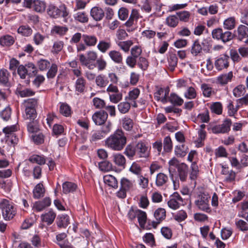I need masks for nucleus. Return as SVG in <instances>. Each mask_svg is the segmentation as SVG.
I'll list each match as a JSON object with an SVG mask.
<instances>
[{
  "mask_svg": "<svg viewBox=\"0 0 248 248\" xmlns=\"http://www.w3.org/2000/svg\"><path fill=\"white\" fill-rule=\"evenodd\" d=\"M236 25V20L234 17H230L226 19L223 22V27L225 29L231 30L233 29Z\"/></svg>",
  "mask_w": 248,
  "mask_h": 248,
  "instance_id": "obj_39",
  "label": "nucleus"
},
{
  "mask_svg": "<svg viewBox=\"0 0 248 248\" xmlns=\"http://www.w3.org/2000/svg\"><path fill=\"white\" fill-rule=\"evenodd\" d=\"M139 18V13L136 9H133L128 20L125 22V25L126 26L130 27L134 24L135 19Z\"/></svg>",
  "mask_w": 248,
  "mask_h": 248,
  "instance_id": "obj_49",
  "label": "nucleus"
},
{
  "mask_svg": "<svg viewBox=\"0 0 248 248\" xmlns=\"http://www.w3.org/2000/svg\"><path fill=\"white\" fill-rule=\"evenodd\" d=\"M229 57L227 55H221L215 62L216 68L219 71L224 68H226L229 66Z\"/></svg>",
  "mask_w": 248,
  "mask_h": 248,
  "instance_id": "obj_16",
  "label": "nucleus"
},
{
  "mask_svg": "<svg viewBox=\"0 0 248 248\" xmlns=\"http://www.w3.org/2000/svg\"><path fill=\"white\" fill-rule=\"evenodd\" d=\"M37 72V68L32 62H29L25 65H20L17 68V73L22 79H25L27 75L30 77H34Z\"/></svg>",
  "mask_w": 248,
  "mask_h": 248,
  "instance_id": "obj_4",
  "label": "nucleus"
},
{
  "mask_svg": "<svg viewBox=\"0 0 248 248\" xmlns=\"http://www.w3.org/2000/svg\"><path fill=\"white\" fill-rule=\"evenodd\" d=\"M90 15L94 20L99 21L101 20L104 17L105 12L101 8L94 6L91 9Z\"/></svg>",
  "mask_w": 248,
  "mask_h": 248,
  "instance_id": "obj_19",
  "label": "nucleus"
},
{
  "mask_svg": "<svg viewBox=\"0 0 248 248\" xmlns=\"http://www.w3.org/2000/svg\"><path fill=\"white\" fill-rule=\"evenodd\" d=\"M137 64L142 71H146L149 67V62L147 59L143 57H140L138 58Z\"/></svg>",
  "mask_w": 248,
  "mask_h": 248,
  "instance_id": "obj_50",
  "label": "nucleus"
},
{
  "mask_svg": "<svg viewBox=\"0 0 248 248\" xmlns=\"http://www.w3.org/2000/svg\"><path fill=\"white\" fill-rule=\"evenodd\" d=\"M202 47L199 39L195 40L192 45L191 53L194 56L200 55L202 52Z\"/></svg>",
  "mask_w": 248,
  "mask_h": 248,
  "instance_id": "obj_30",
  "label": "nucleus"
},
{
  "mask_svg": "<svg viewBox=\"0 0 248 248\" xmlns=\"http://www.w3.org/2000/svg\"><path fill=\"white\" fill-rule=\"evenodd\" d=\"M45 189L42 183H40L36 185L33 190V197L35 199L44 197Z\"/></svg>",
  "mask_w": 248,
  "mask_h": 248,
  "instance_id": "obj_23",
  "label": "nucleus"
},
{
  "mask_svg": "<svg viewBox=\"0 0 248 248\" xmlns=\"http://www.w3.org/2000/svg\"><path fill=\"white\" fill-rule=\"evenodd\" d=\"M232 121L230 119H225L221 124L215 125L212 128V131L214 134L227 133L231 130Z\"/></svg>",
  "mask_w": 248,
  "mask_h": 248,
  "instance_id": "obj_10",
  "label": "nucleus"
},
{
  "mask_svg": "<svg viewBox=\"0 0 248 248\" xmlns=\"http://www.w3.org/2000/svg\"><path fill=\"white\" fill-rule=\"evenodd\" d=\"M169 65L171 70H173L177 66L178 62V58L175 54L171 53L168 58Z\"/></svg>",
  "mask_w": 248,
  "mask_h": 248,
  "instance_id": "obj_58",
  "label": "nucleus"
},
{
  "mask_svg": "<svg viewBox=\"0 0 248 248\" xmlns=\"http://www.w3.org/2000/svg\"><path fill=\"white\" fill-rule=\"evenodd\" d=\"M24 5L28 8H32L36 12L42 13L45 11L46 3L40 0H25Z\"/></svg>",
  "mask_w": 248,
  "mask_h": 248,
  "instance_id": "obj_8",
  "label": "nucleus"
},
{
  "mask_svg": "<svg viewBox=\"0 0 248 248\" xmlns=\"http://www.w3.org/2000/svg\"><path fill=\"white\" fill-rule=\"evenodd\" d=\"M136 145V155L139 158H147L149 155V151L148 147L146 145L145 142L142 140H140Z\"/></svg>",
  "mask_w": 248,
  "mask_h": 248,
  "instance_id": "obj_11",
  "label": "nucleus"
},
{
  "mask_svg": "<svg viewBox=\"0 0 248 248\" xmlns=\"http://www.w3.org/2000/svg\"><path fill=\"white\" fill-rule=\"evenodd\" d=\"M168 180V176L166 174L160 172L156 175L155 184L157 186H161L166 184Z\"/></svg>",
  "mask_w": 248,
  "mask_h": 248,
  "instance_id": "obj_37",
  "label": "nucleus"
},
{
  "mask_svg": "<svg viewBox=\"0 0 248 248\" xmlns=\"http://www.w3.org/2000/svg\"><path fill=\"white\" fill-rule=\"evenodd\" d=\"M236 36L240 41L248 37V28L244 25H239L237 29Z\"/></svg>",
  "mask_w": 248,
  "mask_h": 248,
  "instance_id": "obj_26",
  "label": "nucleus"
},
{
  "mask_svg": "<svg viewBox=\"0 0 248 248\" xmlns=\"http://www.w3.org/2000/svg\"><path fill=\"white\" fill-rule=\"evenodd\" d=\"M82 40L84 44L80 43L77 46L78 52L85 50L87 46H94L97 42V38L94 35L83 34L82 35Z\"/></svg>",
  "mask_w": 248,
  "mask_h": 248,
  "instance_id": "obj_7",
  "label": "nucleus"
},
{
  "mask_svg": "<svg viewBox=\"0 0 248 248\" xmlns=\"http://www.w3.org/2000/svg\"><path fill=\"white\" fill-rule=\"evenodd\" d=\"M29 160L32 163H36L39 165H42L46 163V159L44 156H41L37 155H33L31 156Z\"/></svg>",
  "mask_w": 248,
  "mask_h": 248,
  "instance_id": "obj_46",
  "label": "nucleus"
},
{
  "mask_svg": "<svg viewBox=\"0 0 248 248\" xmlns=\"http://www.w3.org/2000/svg\"><path fill=\"white\" fill-rule=\"evenodd\" d=\"M56 224L59 228H65L70 224L69 217L66 214H61L56 219Z\"/></svg>",
  "mask_w": 248,
  "mask_h": 248,
  "instance_id": "obj_21",
  "label": "nucleus"
},
{
  "mask_svg": "<svg viewBox=\"0 0 248 248\" xmlns=\"http://www.w3.org/2000/svg\"><path fill=\"white\" fill-rule=\"evenodd\" d=\"M105 137L104 134L101 131H93L92 135L90 137V141L91 142H94L98 140L102 139Z\"/></svg>",
  "mask_w": 248,
  "mask_h": 248,
  "instance_id": "obj_61",
  "label": "nucleus"
},
{
  "mask_svg": "<svg viewBox=\"0 0 248 248\" xmlns=\"http://www.w3.org/2000/svg\"><path fill=\"white\" fill-rule=\"evenodd\" d=\"M166 23L168 26L175 28L178 24L179 19L177 17L176 15H170L167 17L166 19Z\"/></svg>",
  "mask_w": 248,
  "mask_h": 248,
  "instance_id": "obj_41",
  "label": "nucleus"
},
{
  "mask_svg": "<svg viewBox=\"0 0 248 248\" xmlns=\"http://www.w3.org/2000/svg\"><path fill=\"white\" fill-rule=\"evenodd\" d=\"M177 169L180 180L182 182L186 181L188 174V166L184 163H182L178 166Z\"/></svg>",
  "mask_w": 248,
  "mask_h": 248,
  "instance_id": "obj_20",
  "label": "nucleus"
},
{
  "mask_svg": "<svg viewBox=\"0 0 248 248\" xmlns=\"http://www.w3.org/2000/svg\"><path fill=\"white\" fill-rule=\"evenodd\" d=\"M86 87V81L84 78H78L75 83L76 91L79 93H83Z\"/></svg>",
  "mask_w": 248,
  "mask_h": 248,
  "instance_id": "obj_28",
  "label": "nucleus"
},
{
  "mask_svg": "<svg viewBox=\"0 0 248 248\" xmlns=\"http://www.w3.org/2000/svg\"><path fill=\"white\" fill-rule=\"evenodd\" d=\"M113 161L118 167L124 169L126 165V159L121 154L118 153L113 155Z\"/></svg>",
  "mask_w": 248,
  "mask_h": 248,
  "instance_id": "obj_24",
  "label": "nucleus"
},
{
  "mask_svg": "<svg viewBox=\"0 0 248 248\" xmlns=\"http://www.w3.org/2000/svg\"><path fill=\"white\" fill-rule=\"evenodd\" d=\"M210 108L212 112L217 115L221 114L222 113V105L220 102H216L211 105Z\"/></svg>",
  "mask_w": 248,
  "mask_h": 248,
  "instance_id": "obj_48",
  "label": "nucleus"
},
{
  "mask_svg": "<svg viewBox=\"0 0 248 248\" xmlns=\"http://www.w3.org/2000/svg\"><path fill=\"white\" fill-rule=\"evenodd\" d=\"M95 83L97 86L103 88L107 86L108 83V81L104 76L99 75L95 78Z\"/></svg>",
  "mask_w": 248,
  "mask_h": 248,
  "instance_id": "obj_51",
  "label": "nucleus"
},
{
  "mask_svg": "<svg viewBox=\"0 0 248 248\" xmlns=\"http://www.w3.org/2000/svg\"><path fill=\"white\" fill-rule=\"evenodd\" d=\"M181 204L184 205L183 199L178 192H174L170 196V200L168 202L169 207L172 209L176 210Z\"/></svg>",
  "mask_w": 248,
  "mask_h": 248,
  "instance_id": "obj_12",
  "label": "nucleus"
},
{
  "mask_svg": "<svg viewBox=\"0 0 248 248\" xmlns=\"http://www.w3.org/2000/svg\"><path fill=\"white\" fill-rule=\"evenodd\" d=\"M56 217V213L52 209H50L48 212L42 214L41 219L42 221L46 223L47 225H50L53 223Z\"/></svg>",
  "mask_w": 248,
  "mask_h": 248,
  "instance_id": "obj_17",
  "label": "nucleus"
},
{
  "mask_svg": "<svg viewBox=\"0 0 248 248\" xmlns=\"http://www.w3.org/2000/svg\"><path fill=\"white\" fill-rule=\"evenodd\" d=\"M177 17L179 19V20L183 21V22H187L190 16V14L188 11H183L178 12L176 14Z\"/></svg>",
  "mask_w": 248,
  "mask_h": 248,
  "instance_id": "obj_57",
  "label": "nucleus"
},
{
  "mask_svg": "<svg viewBox=\"0 0 248 248\" xmlns=\"http://www.w3.org/2000/svg\"><path fill=\"white\" fill-rule=\"evenodd\" d=\"M16 94L21 97H27L34 95L35 92L31 89L26 88L23 90H17Z\"/></svg>",
  "mask_w": 248,
  "mask_h": 248,
  "instance_id": "obj_47",
  "label": "nucleus"
},
{
  "mask_svg": "<svg viewBox=\"0 0 248 248\" xmlns=\"http://www.w3.org/2000/svg\"><path fill=\"white\" fill-rule=\"evenodd\" d=\"M127 138L124 132L117 129L110 135L105 140V145L114 151H121L125 146Z\"/></svg>",
  "mask_w": 248,
  "mask_h": 248,
  "instance_id": "obj_1",
  "label": "nucleus"
},
{
  "mask_svg": "<svg viewBox=\"0 0 248 248\" xmlns=\"http://www.w3.org/2000/svg\"><path fill=\"white\" fill-rule=\"evenodd\" d=\"M74 18L81 23H86L88 21V15L85 12H78L75 15Z\"/></svg>",
  "mask_w": 248,
  "mask_h": 248,
  "instance_id": "obj_53",
  "label": "nucleus"
},
{
  "mask_svg": "<svg viewBox=\"0 0 248 248\" xmlns=\"http://www.w3.org/2000/svg\"><path fill=\"white\" fill-rule=\"evenodd\" d=\"M46 13L50 17L55 19L60 17L66 19L69 14V11L65 4H62L58 7L52 3L47 6Z\"/></svg>",
  "mask_w": 248,
  "mask_h": 248,
  "instance_id": "obj_2",
  "label": "nucleus"
},
{
  "mask_svg": "<svg viewBox=\"0 0 248 248\" xmlns=\"http://www.w3.org/2000/svg\"><path fill=\"white\" fill-rule=\"evenodd\" d=\"M136 148L135 143H130L126 146L124 153L129 159L133 160L134 156H137Z\"/></svg>",
  "mask_w": 248,
  "mask_h": 248,
  "instance_id": "obj_22",
  "label": "nucleus"
},
{
  "mask_svg": "<svg viewBox=\"0 0 248 248\" xmlns=\"http://www.w3.org/2000/svg\"><path fill=\"white\" fill-rule=\"evenodd\" d=\"M97 58V54L95 51H89L87 53V56L84 54L79 55V60L82 65L88 67L89 69H93L95 65L92 63V62L95 61Z\"/></svg>",
  "mask_w": 248,
  "mask_h": 248,
  "instance_id": "obj_5",
  "label": "nucleus"
},
{
  "mask_svg": "<svg viewBox=\"0 0 248 248\" xmlns=\"http://www.w3.org/2000/svg\"><path fill=\"white\" fill-rule=\"evenodd\" d=\"M129 171L138 177L142 174V168L137 162H134L129 169Z\"/></svg>",
  "mask_w": 248,
  "mask_h": 248,
  "instance_id": "obj_44",
  "label": "nucleus"
},
{
  "mask_svg": "<svg viewBox=\"0 0 248 248\" xmlns=\"http://www.w3.org/2000/svg\"><path fill=\"white\" fill-rule=\"evenodd\" d=\"M188 151V148L185 144L178 145L174 149L175 155L179 157H183L186 155Z\"/></svg>",
  "mask_w": 248,
  "mask_h": 248,
  "instance_id": "obj_27",
  "label": "nucleus"
},
{
  "mask_svg": "<svg viewBox=\"0 0 248 248\" xmlns=\"http://www.w3.org/2000/svg\"><path fill=\"white\" fill-rule=\"evenodd\" d=\"M201 89L204 96L209 97L212 93H214V91L209 85L206 83H203L201 85Z\"/></svg>",
  "mask_w": 248,
  "mask_h": 248,
  "instance_id": "obj_54",
  "label": "nucleus"
},
{
  "mask_svg": "<svg viewBox=\"0 0 248 248\" xmlns=\"http://www.w3.org/2000/svg\"><path fill=\"white\" fill-rule=\"evenodd\" d=\"M51 203V200L49 197H45L41 201L35 202L33 208L36 212H40L46 207H49Z\"/></svg>",
  "mask_w": 248,
  "mask_h": 248,
  "instance_id": "obj_15",
  "label": "nucleus"
},
{
  "mask_svg": "<svg viewBox=\"0 0 248 248\" xmlns=\"http://www.w3.org/2000/svg\"><path fill=\"white\" fill-rule=\"evenodd\" d=\"M0 208L4 219L6 220H10L16 214V209L14 204L7 199H2L1 201Z\"/></svg>",
  "mask_w": 248,
  "mask_h": 248,
  "instance_id": "obj_3",
  "label": "nucleus"
},
{
  "mask_svg": "<svg viewBox=\"0 0 248 248\" xmlns=\"http://www.w3.org/2000/svg\"><path fill=\"white\" fill-rule=\"evenodd\" d=\"M100 170L103 171H108L114 170L111 163L108 161H103L98 163Z\"/></svg>",
  "mask_w": 248,
  "mask_h": 248,
  "instance_id": "obj_45",
  "label": "nucleus"
},
{
  "mask_svg": "<svg viewBox=\"0 0 248 248\" xmlns=\"http://www.w3.org/2000/svg\"><path fill=\"white\" fill-rule=\"evenodd\" d=\"M133 44L132 41L127 40L125 41L119 42L117 45L124 52H127L129 51L130 47Z\"/></svg>",
  "mask_w": 248,
  "mask_h": 248,
  "instance_id": "obj_52",
  "label": "nucleus"
},
{
  "mask_svg": "<svg viewBox=\"0 0 248 248\" xmlns=\"http://www.w3.org/2000/svg\"><path fill=\"white\" fill-rule=\"evenodd\" d=\"M110 60L117 64H123V56L121 52L116 50H111L108 52Z\"/></svg>",
  "mask_w": 248,
  "mask_h": 248,
  "instance_id": "obj_18",
  "label": "nucleus"
},
{
  "mask_svg": "<svg viewBox=\"0 0 248 248\" xmlns=\"http://www.w3.org/2000/svg\"><path fill=\"white\" fill-rule=\"evenodd\" d=\"M50 65V62L48 60L45 59H40L37 63V65L41 71L46 70Z\"/></svg>",
  "mask_w": 248,
  "mask_h": 248,
  "instance_id": "obj_64",
  "label": "nucleus"
},
{
  "mask_svg": "<svg viewBox=\"0 0 248 248\" xmlns=\"http://www.w3.org/2000/svg\"><path fill=\"white\" fill-rule=\"evenodd\" d=\"M233 77L232 72H230L228 74H222L217 77V81L221 85H225L228 82L231 81Z\"/></svg>",
  "mask_w": 248,
  "mask_h": 248,
  "instance_id": "obj_34",
  "label": "nucleus"
},
{
  "mask_svg": "<svg viewBox=\"0 0 248 248\" xmlns=\"http://www.w3.org/2000/svg\"><path fill=\"white\" fill-rule=\"evenodd\" d=\"M164 150L165 152H170L172 148V142L170 136L166 137L163 140Z\"/></svg>",
  "mask_w": 248,
  "mask_h": 248,
  "instance_id": "obj_59",
  "label": "nucleus"
},
{
  "mask_svg": "<svg viewBox=\"0 0 248 248\" xmlns=\"http://www.w3.org/2000/svg\"><path fill=\"white\" fill-rule=\"evenodd\" d=\"M210 199L209 195L201 193L198 195V199L195 201V203L200 210L209 213L211 211L209 204Z\"/></svg>",
  "mask_w": 248,
  "mask_h": 248,
  "instance_id": "obj_6",
  "label": "nucleus"
},
{
  "mask_svg": "<svg viewBox=\"0 0 248 248\" xmlns=\"http://www.w3.org/2000/svg\"><path fill=\"white\" fill-rule=\"evenodd\" d=\"M30 122L27 125L28 130L30 133L37 132L39 130V123L35 119L34 120H30Z\"/></svg>",
  "mask_w": 248,
  "mask_h": 248,
  "instance_id": "obj_40",
  "label": "nucleus"
},
{
  "mask_svg": "<svg viewBox=\"0 0 248 248\" xmlns=\"http://www.w3.org/2000/svg\"><path fill=\"white\" fill-rule=\"evenodd\" d=\"M14 42V38L10 35H5L0 38V45L2 46H10Z\"/></svg>",
  "mask_w": 248,
  "mask_h": 248,
  "instance_id": "obj_31",
  "label": "nucleus"
},
{
  "mask_svg": "<svg viewBox=\"0 0 248 248\" xmlns=\"http://www.w3.org/2000/svg\"><path fill=\"white\" fill-rule=\"evenodd\" d=\"M130 104L127 102H121L118 105V108L122 113H126L130 108Z\"/></svg>",
  "mask_w": 248,
  "mask_h": 248,
  "instance_id": "obj_63",
  "label": "nucleus"
},
{
  "mask_svg": "<svg viewBox=\"0 0 248 248\" xmlns=\"http://www.w3.org/2000/svg\"><path fill=\"white\" fill-rule=\"evenodd\" d=\"M111 46L110 41L100 40L97 46L98 49L102 53H106Z\"/></svg>",
  "mask_w": 248,
  "mask_h": 248,
  "instance_id": "obj_32",
  "label": "nucleus"
},
{
  "mask_svg": "<svg viewBox=\"0 0 248 248\" xmlns=\"http://www.w3.org/2000/svg\"><path fill=\"white\" fill-rule=\"evenodd\" d=\"M108 117L106 111L101 110L95 112L92 116V119L96 125H101L105 123Z\"/></svg>",
  "mask_w": 248,
  "mask_h": 248,
  "instance_id": "obj_14",
  "label": "nucleus"
},
{
  "mask_svg": "<svg viewBox=\"0 0 248 248\" xmlns=\"http://www.w3.org/2000/svg\"><path fill=\"white\" fill-rule=\"evenodd\" d=\"M16 130V126L15 125L7 126L3 128V131L7 136L6 142L10 146L14 147L17 143L18 138L14 133Z\"/></svg>",
  "mask_w": 248,
  "mask_h": 248,
  "instance_id": "obj_9",
  "label": "nucleus"
},
{
  "mask_svg": "<svg viewBox=\"0 0 248 248\" xmlns=\"http://www.w3.org/2000/svg\"><path fill=\"white\" fill-rule=\"evenodd\" d=\"M230 58L234 62H238L242 60L240 55L238 52V49L232 48L230 50Z\"/></svg>",
  "mask_w": 248,
  "mask_h": 248,
  "instance_id": "obj_56",
  "label": "nucleus"
},
{
  "mask_svg": "<svg viewBox=\"0 0 248 248\" xmlns=\"http://www.w3.org/2000/svg\"><path fill=\"white\" fill-rule=\"evenodd\" d=\"M23 104L25 108H35L38 105V99L36 98H29L25 100Z\"/></svg>",
  "mask_w": 248,
  "mask_h": 248,
  "instance_id": "obj_36",
  "label": "nucleus"
},
{
  "mask_svg": "<svg viewBox=\"0 0 248 248\" xmlns=\"http://www.w3.org/2000/svg\"><path fill=\"white\" fill-rule=\"evenodd\" d=\"M154 217L157 221H162L166 217V212L165 209L158 208L154 213Z\"/></svg>",
  "mask_w": 248,
  "mask_h": 248,
  "instance_id": "obj_42",
  "label": "nucleus"
},
{
  "mask_svg": "<svg viewBox=\"0 0 248 248\" xmlns=\"http://www.w3.org/2000/svg\"><path fill=\"white\" fill-rule=\"evenodd\" d=\"M60 112L62 115L65 117H68L71 114V108L67 104L62 103L60 107Z\"/></svg>",
  "mask_w": 248,
  "mask_h": 248,
  "instance_id": "obj_60",
  "label": "nucleus"
},
{
  "mask_svg": "<svg viewBox=\"0 0 248 248\" xmlns=\"http://www.w3.org/2000/svg\"><path fill=\"white\" fill-rule=\"evenodd\" d=\"M222 170L221 173L224 175V181L226 183H232L235 180L236 173L232 170H230L228 166L220 164Z\"/></svg>",
  "mask_w": 248,
  "mask_h": 248,
  "instance_id": "obj_13",
  "label": "nucleus"
},
{
  "mask_svg": "<svg viewBox=\"0 0 248 248\" xmlns=\"http://www.w3.org/2000/svg\"><path fill=\"white\" fill-rule=\"evenodd\" d=\"M104 181L106 184L114 188L118 187V182L116 178L111 175H107L104 177Z\"/></svg>",
  "mask_w": 248,
  "mask_h": 248,
  "instance_id": "obj_35",
  "label": "nucleus"
},
{
  "mask_svg": "<svg viewBox=\"0 0 248 248\" xmlns=\"http://www.w3.org/2000/svg\"><path fill=\"white\" fill-rule=\"evenodd\" d=\"M18 33L25 36H29L32 33V30L28 25L20 26L17 29Z\"/></svg>",
  "mask_w": 248,
  "mask_h": 248,
  "instance_id": "obj_43",
  "label": "nucleus"
},
{
  "mask_svg": "<svg viewBox=\"0 0 248 248\" xmlns=\"http://www.w3.org/2000/svg\"><path fill=\"white\" fill-rule=\"evenodd\" d=\"M191 171L189 178L192 180H195L199 172L198 166L196 162H192L190 167Z\"/></svg>",
  "mask_w": 248,
  "mask_h": 248,
  "instance_id": "obj_55",
  "label": "nucleus"
},
{
  "mask_svg": "<svg viewBox=\"0 0 248 248\" xmlns=\"http://www.w3.org/2000/svg\"><path fill=\"white\" fill-rule=\"evenodd\" d=\"M187 217L186 212L184 210H180L173 215L174 219L178 222L185 220Z\"/></svg>",
  "mask_w": 248,
  "mask_h": 248,
  "instance_id": "obj_62",
  "label": "nucleus"
},
{
  "mask_svg": "<svg viewBox=\"0 0 248 248\" xmlns=\"http://www.w3.org/2000/svg\"><path fill=\"white\" fill-rule=\"evenodd\" d=\"M9 72L6 69H1L0 70V83L6 87H9L10 84L9 82Z\"/></svg>",
  "mask_w": 248,
  "mask_h": 248,
  "instance_id": "obj_33",
  "label": "nucleus"
},
{
  "mask_svg": "<svg viewBox=\"0 0 248 248\" xmlns=\"http://www.w3.org/2000/svg\"><path fill=\"white\" fill-rule=\"evenodd\" d=\"M169 102L174 106H181L184 103L183 99L175 93H171L169 97Z\"/></svg>",
  "mask_w": 248,
  "mask_h": 248,
  "instance_id": "obj_29",
  "label": "nucleus"
},
{
  "mask_svg": "<svg viewBox=\"0 0 248 248\" xmlns=\"http://www.w3.org/2000/svg\"><path fill=\"white\" fill-rule=\"evenodd\" d=\"M62 192L65 194H67L69 193H73L75 192L78 186L77 185L71 182H65L62 185Z\"/></svg>",
  "mask_w": 248,
  "mask_h": 248,
  "instance_id": "obj_25",
  "label": "nucleus"
},
{
  "mask_svg": "<svg viewBox=\"0 0 248 248\" xmlns=\"http://www.w3.org/2000/svg\"><path fill=\"white\" fill-rule=\"evenodd\" d=\"M138 213L137 218L140 227L142 229H148L147 227H145V226L147 220L146 213L144 211L140 210H139Z\"/></svg>",
  "mask_w": 248,
  "mask_h": 248,
  "instance_id": "obj_38",
  "label": "nucleus"
}]
</instances>
